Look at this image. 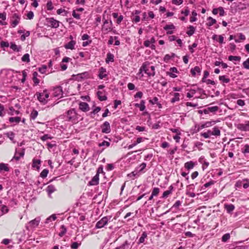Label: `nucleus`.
<instances>
[{
    "instance_id": "f257e3e1",
    "label": "nucleus",
    "mask_w": 249,
    "mask_h": 249,
    "mask_svg": "<svg viewBox=\"0 0 249 249\" xmlns=\"http://www.w3.org/2000/svg\"><path fill=\"white\" fill-rule=\"evenodd\" d=\"M140 71H144L149 76H154L155 75V67L153 66L149 67V64L147 62L143 63Z\"/></svg>"
},
{
    "instance_id": "f03ea898",
    "label": "nucleus",
    "mask_w": 249,
    "mask_h": 249,
    "mask_svg": "<svg viewBox=\"0 0 249 249\" xmlns=\"http://www.w3.org/2000/svg\"><path fill=\"white\" fill-rule=\"evenodd\" d=\"M220 134V130L219 129V128L217 126H214L213 128L212 131L209 130L206 132L201 133V135L204 138L207 139L209 138L212 135L219 136Z\"/></svg>"
},
{
    "instance_id": "7ed1b4c3",
    "label": "nucleus",
    "mask_w": 249,
    "mask_h": 249,
    "mask_svg": "<svg viewBox=\"0 0 249 249\" xmlns=\"http://www.w3.org/2000/svg\"><path fill=\"white\" fill-rule=\"evenodd\" d=\"M66 117L68 121L75 123L77 121V113L74 109H71L67 112Z\"/></svg>"
},
{
    "instance_id": "20e7f679",
    "label": "nucleus",
    "mask_w": 249,
    "mask_h": 249,
    "mask_svg": "<svg viewBox=\"0 0 249 249\" xmlns=\"http://www.w3.org/2000/svg\"><path fill=\"white\" fill-rule=\"evenodd\" d=\"M20 20V16L17 13H14L12 15L10 19L11 25L13 28L17 26Z\"/></svg>"
},
{
    "instance_id": "39448f33",
    "label": "nucleus",
    "mask_w": 249,
    "mask_h": 249,
    "mask_svg": "<svg viewBox=\"0 0 249 249\" xmlns=\"http://www.w3.org/2000/svg\"><path fill=\"white\" fill-rule=\"evenodd\" d=\"M40 218L39 217H37L35 218L34 219L31 220L28 224V225L26 226V228L27 230L30 228H35L37 227L39 225V223L40 221Z\"/></svg>"
},
{
    "instance_id": "423d86ee",
    "label": "nucleus",
    "mask_w": 249,
    "mask_h": 249,
    "mask_svg": "<svg viewBox=\"0 0 249 249\" xmlns=\"http://www.w3.org/2000/svg\"><path fill=\"white\" fill-rule=\"evenodd\" d=\"M112 25V23L111 20L109 22L107 20H105L102 28V31L105 33H107L111 31Z\"/></svg>"
},
{
    "instance_id": "0eeeda50",
    "label": "nucleus",
    "mask_w": 249,
    "mask_h": 249,
    "mask_svg": "<svg viewBox=\"0 0 249 249\" xmlns=\"http://www.w3.org/2000/svg\"><path fill=\"white\" fill-rule=\"evenodd\" d=\"M108 218L107 216L103 217L101 219L98 221L95 226L96 228L100 229L103 228L105 225L108 223Z\"/></svg>"
},
{
    "instance_id": "6e6552de",
    "label": "nucleus",
    "mask_w": 249,
    "mask_h": 249,
    "mask_svg": "<svg viewBox=\"0 0 249 249\" xmlns=\"http://www.w3.org/2000/svg\"><path fill=\"white\" fill-rule=\"evenodd\" d=\"M99 169H98V172L92 178L91 180L89 182V185L90 186H94L98 184L99 180Z\"/></svg>"
},
{
    "instance_id": "1a4fd4ad",
    "label": "nucleus",
    "mask_w": 249,
    "mask_h": 249,
    "mask_svg": "<svg viewBox=\"0 0 249 249\" xmlns=\"http://www.w3.org/2000/svg\"><path fill=\"white\" fill-rule=\"evenodd\" d=\"M237 128L243 131H249V121H246L245 124H239L237 125Z\"/></svg>"
},
{
    "instance_id": "9d476101",
    "label": "nucleus",
    "mask_w": 249,
    "mask_h": 249,
    "mask_svg": "<svg viewBox=\"0 0 249 249\" xmlns=\"http://www.w3.org/2000/svg\"><path fill=\"white\" fill-rule=\"evenodd\" d=\"M47 22L49 24H50L49 26L52 28H58L59 26V22L54 19L53 18H49L47 19Z\"/></svg>"
},
{
    "instance_id": "9b49d317",
    "label": "nucleus",
    "mask_w": 249,
    "mask_h": 249,
    "mask_svg": "<svg viewBox=\"0 0 249 249\" xmlns=\"http://www.w3.org/2000/svg\"><path fill=\"white\" fill-rule=\"evenodd\" d=\"M102 132L104 133H109L111 131V128L109 123L106 121L101 126Z\"/></svg>"
},
{
    "instance_id": "f8f14e48",
    "label": "nucleus",
    "mask_w": 249,
    "mask_h": 249,
    "mask_svg": "<svg viewBox=\"0 0 249 249\" xmlns=\"http://www.w3.org/2000/svg\"><path fill=\"white\" fill-rule=\"evenodd\" d=\"M63 91L62 87L60 86L56 87L53 89V95L56 97H61L62 96Z\"/></svg>"
},
{
    "instance_id": "ddd939ff",
    "label": "nucleus",
    "mask_w": 249,
    "mask_h": 249,
    "mask_svg": "<svg viewBox=\"0 0 249 249\" xmlns=\"http://www.w3.org/2000/svg\"><path fill=\"white\" fill-rule=\"evenodd\" d=\"M36 95L38 101L42 104L45 105L47 103L48 101L44 97L43 94L40 93V92H36Z\"/></svg>"
},
{
    "instance_id": "4468645a",
    "label": "nucleus",
    "mask_w": 249,
    "mask_h": 249,
    "mask_svg": "<svg viewBox=\"0 0 249 249\" xmlns=\"http://www.w3.org/2000/svg\"><path fill=\"white\" fill-rule=\"evenodd\" d=\"M56 190L55 187L53 185H49L47 186V187L46 189V191L47 192L49 196L50 197H51V194L54 192Z\"/></svg>"
},
{
    "instance_id": "2eb2a0df",
    "label": "nucleus",
    "mask_w": 249,
    "mask_h": 249,
    "mask_svg": "<svg viewBox=\"0 0 249 249\" xmlns=\"http://www.w3.org/2000/svg\"><path fill=\"white\" fill-rule=\"evenodd\" d=\"M79 108L84 112L88 111L89 109V105L85 102H81L79 104Z\"/></svg>"
},
{
    "instance_id": "dca6fc26",
    "label": "nucleus",
    "mask_w": 249,
    "mask_h": 249,
    "mask_svg": "<svg viewBox=\"0 0 249 249\" xmlns=\"http://www.w3.org/2000/svg\"><path fill=\"white\" fill-rule=\"evenodd\" d=\"M147 237V233L146 231H143L141 237L138 240L137 242L138 245H140L141 244L143 243L145 241V239Z\"/></svg>"
},
{
    "instance_id": "f3484780",
    "label": "nucleus",
    "mask_w": 249,
    "mask_h": 249,
    "mask_svg": "<svg viewBox=\"0 0 249 249\" xmlns=\"http://www.w3.org/2000/svg\"><path fill=\"white\" fill-rule=\"evenodd\" d=\"M106 69L103 67H101L99 69V77L100 79H103V78L107 77V75L106 73Z\"/></svg>"
},
{
    "instance_id": "a211bd4d",
    "label": "nucleus",
    "mask_w": 249,
    "mask_h": 249,
    "mask_svg": "<svg viewBox=\"0 0 249 249\" xmlns=\"http://www.w3.org/2000/svg\"><path fill=\"white\" fill-rule=\"evenodd\" d=\"M224 208L226 210L228 213H230L234 210L235 207L232 204H225L224 205Z\"/></svg>"
},
{
    "instance_id": "6ab92c4d",
    "label": "nucleus",
    "mask_w": 249,
    "mask_h": 249,
    "mask_svg": "<svg viewBox=\"0 0 249 249\" xmlns=\"http://www.w3.org/2000/svg\"><path fill=\"white\" fill-rule=\"evenodd\" d=\"M173 190V187L172 185H170L168 188V190L165 191L163 192L162 194L163 198H166L169 195L172 194Z\"/></svg>"
},
{
    "instance_id": "aec40b11",
    "label": "nucleus",
    "mask_w": 249,
    "mask_h": 249,
    "mask_svg": "<svg viewBox=\"0 0 249 249\" xmlns=\"http://www.w3.org/2000/svg\"><path fill=\"white\" fill-rule=\"evenodd\" d=\"M9 170L10 169L7 164L4 163H0V173H1L3 171L9 172Z\"/></svg>"
},
{
    "instance_id": "412c9836",
    "label": "nucleus",
    "mask_w": 249,
    "mask_h": 249,
    "mask_svg": "<svg viewBox=\"0 0 249 249\" xmlns=\"http://www.w3.org/2000/svg\"><path fill=\"white\" fill-rule=\"evenodd\" d=\"M145 102L143 100H142L140 104H135V106L137 107H139L140 111H143L145 109Z\"/></svg>"
},
{
    "instance_id": "4be33fe9",
    "label": "nucleus",
    "mask_w": 249,
    "mask_h": 249,
    "mask_svg": "<svg viewBox=\"0 0 249 249\" xmlns=\"http://www.w3.org/2000/svg\"><path fill=\"white\" fill-rule=\"evenodd\" d=\"M195 166V163L192 161H190L186 162L184 164V167L188 170L192 169L194 168Z\"/></svg>"
},
{
    "instance_id": "5701e85b",
    "label": "nucleus",
    "mask_w": 249,
    "mask_h": 249,
    "mask_svg": "<svg viewBox=\"0 0 249 249\" xmlns=\"http://www.w3.org/2000/svg\"><path fill=\"white\" fill-rule=\"evenodd\" d=\"M75 44V42L74 41L71 40L65 45V48L67 49L72 50L74 49Z\"/></svg>"
},
{
    "instance_id": "b1692460",
    "label": "nucleus",
    "mask_w": 249,
    "mask_h": 249,
    "mask_svg": "<svg viewBox=\"0 0 249 249\" xmlns=\"http://www.w3.org/2000/svg\"><path fill=\"white\" fill-rule=\"evenodd\" d=\"M60 231L58 235L59 236L62 237L63 236H64L65 234V233H66V232L67 231V228L65 227V226H64V225H62L61 226V227L60 228Z\"/></svg>"
},
{
    "instance_id": "393cba45",
    "label": "nucleus",
    "mask_w": 249,
    "mask_h": 249,
    "mask_svg": "<svg viewBox=\"0 0 249 249\" xmlns=\"http://www.w3.org/2000/svg\"><path fill=\"white\" fill-rule=\"evenodd\" d=\"M142 138H141V137H140V138H138L137 139V140L135 142H133L132 144H130L128 146V148L129 149H131L133 147H134L135 146H136V145H137L138 144L140 143V142H142Z\"/></svg>"
},
{
    "instance_id": "a878e982",
    "label": "nucleus",
    "mask_w": 249,
    "mask_h": 249,
    "mask_svg": "<svg viewBox=\"0 0 249 249\" xmlns=\"http://www.w3.org/2000/svg\"><path fill=\"white\" fill-rule=\"evenodd\" d=\"M180 99V94L178 93H175L174 94V97L172 98L171 100V102L172 103H174L176 102L179 101Z\"/></svg>"
},
{
    "instance_id": "bb28decb",
    "label": "nucleus",
    "mask_w": 249,
    "mask_h": 249,
    "mask_svg": "<svg viewBox=\"0 0 249 249\" xmlns=\"http://www.w3.org/2000/svg\"><path fill=\"white\" fill-rule=\"evenodd\" d=\"M20 121L21 118L19 117H10L9 118V121L11 123H15L18 124Z\"/></svg>"
},
{
    "instance_id": "cd10ccee",
    "label": "nucleus",
    "mask_w": 249,
    "mask_h": 249,
    "mask_svg": "<svg viewBox=\"0 0 249 249\" xmlns=\"http://www.w3.org/2000/svg\"><path fill=\"white\" fill-rule=\"evenodd\" d=\"M219 79L223 83H228L230 81V79L229 78H228L226 75L219 76Z\"/></svg>"
},
{
    "instance_id": "c85d7f7f",
    "label": "nucleus",
    "mask_w": 249,
    "mask_h": 249,
    "mask_svg": "<svg viewBox=\"0 0 249 249\" xmlns=\"http://www.w3.org/2000/svg\"><path fill=\"white\" fill-rule=\"evenodd\" d=\"M201 72V70L198 66H196L194 69H192L191 70V74L193 76H196V72L200 73Z\"/></svg>"
},
{
    "instance_id": "c756f323",
    "label": "nucleus",
    "mask_w": 249,
    "mask_h": 249,
    "mask_svg": "<svg viewBox=\"0 0 249 249\" xmlns=\"http://www.w3.org/2000/svg\"><path fill=\"white\" fill-rule=\"evenodd\" d=\"M98 99L101 101H106L107 99V97L105 95H103V92L101 91H98L97 92Z\"/></svg>"
},
{
    "instance_id": "7c9ffc66",
    "label": "nucleus",
    "mask_w": 249,
    "mask_h": 249,
    "mask_svg": "<svg viewBox=\"0 0 249 249\" xmlns=\"http://www.w3.org/2000/svg\"><path fill=\"white\" fill-rule=\"evenodd\" d=\"M33 80L35 85H37L39 83V80L37 78L38 73L36 71H34L33 74Z\"/></svg>"
},
{
    "instance_id": "2f4dec72",
    "label": "nucleus",
    "mask_w": 249,
    "mask_h": 249,
    "mask_svg": "<svg viewBox=\"0 0 249 249\" xmlns=\"http://www.w3.org/2000/svg\"><path fill=\"white\" fill-rule=\"evenodd\" d=\"M113 62L114 61V55L113 54L109 53H107V58L106 59V63H108L109 62Z\"/></svg>"
},
{
    "instance_id": "473e14b6",
    "label": "nucleus",
    "mask_w": 249,
    "mask_h": 249,
    "mask_svg": "<svg viewBox=\"0 0 249 249\" xmlns=\"http://www.w3.org/2000/svg\"><path fill=\"white\" fill-rule=\"evenodd\" d=\"M24 155V152L23 151L22 152H20L18 153H16L12 160L15 159L17 161L18 160L20 157H23Z\"/></svg>"
},
{
    "instance_id": "72a5a7b5",
    "label": "nucleus",
    "mask_w": 249,
    "mask_h": 249,
    "mask_svg": "<svg viewBox=\"0 0 249 249\" xmlns=\"http://www.w3.org/2000/svg\"><path fill=\"white\" fill-rule=\"evenodd\" d=\"M188 29L189 30L186 33L189 36H191L195 33L196 29L194 26L192 25L189 26Z\"/></svg>"
},
{
    "instance_id": "f704fd0d",
    "label": "nucleus",
    "mask_w": 249,
    "mask_h": 249,
    "mask_svg": "<svg viewBox=\"0 0 249 249\" xmlns=\"http://www.w3.org/2000/svg\"><path fill=\"white\" fill-rule=\"evenodd\" d=\"M146 166V163H142L139 167L136 168V170L138 171L139 174L143 172V170L145 168Z\"/></svg>"
},
{
    "instance_id": "c9c22d12",
    "label": "nucleus",
    "mask_w": 249,
    "mask_h": 249,
    "mask_svg": "<svg viewBox=\"0 0 249 249\" xmlns=\"http://www.w3.org/2000/svg\"><path fill=\"white\" fill-rule=\"evenodd\" d=\"M129 243L127 241H125L121 246L116 248V249H128L129 248Z\"/></svg>"
},
{
    "instance_id": "e433bc0d",
    "label": "nucleus",
    "mask_w": 249,
    "mask_h": 249,
    "mask_svg": "<svg viewBox=\"0 0 249 249\" xmlns=\"http://www.w3.org/2000/svg\"><path fill=\"white\" fill-rule=\"evenodd\" d=\"M140 174L138 172V171L136 169L135 171L132 172L130 174H128L127 176L130 178L133 177H139Z\"/></svg>"
},
{
    "instance_id": "4c0bfd02",
    "label": "nucleus",
    "mask_w": 249,
    "mask_h": 249,
    "mask_svg": "<svg viewBox=\"0 0 249 249\" xmlns=\"http://www.w3.org/2000/svg\"><path fill=\"white\" fill-rule=\"evenodd\" d=\"M10 48L14 51L19 52L21 50V47L20 46H18L15 43H11Z\"/></svg>"
},
{
    "instance_id": "58836bf2",
    "label": "nucleus",
    "mask_w": 249,
    "mask_h": 249,
    "mask_svg": "<svg viewBox=\"0 0 249 249\" xmlns=\"http://www.w3.org/2000/svg\"><path fill=\"white\" fill-rule=\"evenodd\" d=\"M208 20L210 21L208 23L207 25L209 26H211L214 24H215L216 22V20L213 18L210 17L207 18Z\"/></svg>"
},
{
    "instance_id": "ea45409f",
    "label": "nucleus",
    "mask_w": 249,
    "mask_h": 249,
    "mask_svg": "<svg viewBox=\"0 0 249 249\" xmlns=\"http://www.w3.org/2000/svg\"><path fill=\"white\" fill-rule=\"evenodd\" d=\"M192 17H191L190 21L191 22L196 21L197 20L196 16H197V13L195 11H193L192 12Z\"/></svg>"
},
{
    "instance_id": "a19ab883",
    "label": "nucleus",
    "mask_w": 249,
    "mask_h": 249,
    "mask_svg": "<svg viewBox=\"0 0 249 249\" xmlns=\"http://www.w3.org/2000/svg\"><path fill=\"white\" fill-rule=\"evenodd\" d=\"M230 233H226L224 234L222 237V241L223 242H226L230 238Z\"/></svg>"
},
{
    "instance_id": "79ce46f5",
    "label": "nucleus",
    "mask_w": 249,
    "mask_h": 249,
    "mask_svg": "<svg viewBox=\"0 0 249 249\" xmlns=\"http://www.w3.org/2000/svg\"><path fill=\"white\" fill-rule=\"evenodd\" d=\"M228 59L230 61H240L241 57L238 56L230 55L229 56Z\"/></svg>"
},
{
    "instance_id": "37998d69",
    "label": "nucleus",
    "mask_w": 249,
    "mask_h": 249,
    "mask_svg": "<svg viewBox=\"0 0 249 249\" xmlns=\"http://www.w3.org/2000/svg\"><path fill=\"white\" fill-rule=\"evenodd\" d=\"M175 55V54L174 53H171V55L170 54H166L165 56L164 57L163 60L164 61H169L172 57H174Z\"/></svg>"
},
{
    "instance_id": "c03bdc74",
    "label": "nucleus",
    "mask_w": 249,
    "mask_h": 249,
    "mask_svg": "<svg viewBox=\"0 0 249 249\" xmlns=\"http://www.w3.org/2000/svg\"><path fill=\"white\" fill-rule=\"evenodd\" d=\"M49 171L48 169H45L42 170L40 174V176L42 178H45L48 174Z\"/></svg>"
},
{
    "instance_id": "a18cd8bd",
    "label": "nucleus",
    "mask_w": 249,
    "mask_h": 249,
    "mask_svg": "<svg viewBox=\"0 0 249 249\" xmlns=\"http://www.w3.org/2000/svg\"><path fill=\"white\" fill-rule=\"evenodd\" d=\"M21 60L23 62H29L30 61L29 54L26 53L21 58Z\"/></svg>"
},
{
    "instance_id": "49530a36",
    "label": "nucleus",
    "mask_w": 249,
    "mask_h": 249,
    "mask_svg": "<svg viewBox=\"0 0 249 249\" xmlns=\"http://www.w3.org/2000/svg\"><path fill=\"white\" fill-rule=\"evenodd\" d=\"M40 160H36L34 159L33 160V165L32 166L33 167H36L37 169L39 168L38 166H37V165L40 164Z\"/></svg>"
},
{
    "instance_id": "de8ad7c7",
    "label": "nucleus",
    "mask_w": 249,
    "mask_h": 249,
    "mask_svg": "<svg viewBox=\"0 0 249 249\" xmlns=\"http://www.w3.org/2000/svg\"><path fill=\"white\" fill-rule=\"evenodd\" d=\"M38 115V112L36 110H33L30 115V118L31 119L35 120Z\"/></svg>"
},
{
    "instance_id": "09e8293b",
    "label": "nucleus",
    "mask_w": 249,
    "mask_h": 249,
    "mask_svg": "<svg viewBox=\"0 0 249 249\" xmlns=\"http://www.w3.org/2000/svg\"><path fill=\"white\" fill-rule=\"evenodd\" d=\"M219 107L217 106H213L208 107L210 112H215L218 111Z\"/></svg>"
},
{
    "instance_id": "8fccbe9b",
    "label": "nucleus",
    "mask_w": 249,
    "mask_h": 249,
    "mask_svg": "<svg viewBox=\"0 0 249 249\" xmlns=\"http://www.w3.org/2000/svg\"><path fill=\"white\" fill-rule=\"evenodd\" d=\"M110 145V142L106 141H103L102 142H100L98 144V146L99 147H102L104 146H106V147H108Z\"/></svg>"
},
{
    "instance_id": "3c124183",
    "label": "nucleus",
    "mask_w": 249,
    "mask_h": 249,
    "mask_svg": "<svg viewBox=\"0 0 249 249\" xmlns=\"http://www.w3.org/2000/svg\"><path fill=\"white\" fill-rule=\"evenodd\" d=\"M160 192V189L158 187H155L152 191V195L154 196H157Z\"/></svg>"
},
{
    "instance_id": "603ef678",
    "label": "nucleus",
    "mask_w": 249,
    "mask_h": 249,
    "mask_svg": "<svg viewBox=\"0 0 249 249\" xmlns=\"http://www.w3.org/2000/svg\"><path fill=\"white\" fill-rule=\"evenodd\" d=\"M175 28V26L173 24L170 25H166L163 27V29L166 31L168 30L174 29Z\"/></svg>"
},
{
    "instance_id": "864d4df0",
    "label": "nucleus",
    "mask_w": 249,
    "mask_h": 249,
    "mask_svg": "<svg viewBox=\"0 0 249 249\" xmlns=\"http://www.w3.org/2000/svg\"><path fill=\"white\" fill-rule=\"evenodd\" d=\"M0 210L2 213V214L8 213L9 210L7 206L5 205H2L0 207Z\"/></svg>"
},
{
    "instance_id": "5fc2aeb1",
    "label": "nucleus",
    "mask_w": 249,
    "mask_h": 249,
    "mask_svg": "<svg viewBox=\"0 0 249 249\" xmlns=\"http://www.w3.org/2000/svg\"><path fill=\"white\" fill-rule=\"evenodd\" d=\"M196 90L194 89L190 90V92L187 93V97L188 98H191L193 96L194 94H195Z\"/></svg>"
},
{
    "instance_id": "6e6d98bb",
    "label": "nucleus",
    "mask_w": 249,
    "mask_h": 249,
    "mask_svg": "<svg viewBox=\"0 0 249 249\" xmlns=\"http://www.w3.org/2000/svg\"><path fill=\"white\" fill-rule=\"evenodd\" d=\"M218 122L219 121L207 122L205 123V126H206V127H208L212 126V125L215 124L216 122Z\"/></svg>"
},
{
    "instance_id": "4d7b16f0",
    "label": "nucleus",
    "mask_w": 249,
    "mask_h": 249,
    "mask_svg": "<svg viewBox=\"0 0 249 249\" xmlns=\"http://www.w3.org/2000/svg\"><path fill=\"white\" fill-rule=\"evenodd\" d=\"M52 139V137L48 134L44 135L43 136H42L41 137V139L43 141H45L48 139Z\"/></svg>"
},
{
    "instance_id": "13d9d810",
    "label": "nucleus",
    "mask_w": 249,
    "mask_h": 249,
    "mask_svg": "<svg viewBox=\"0 0 249 249\" xmlns=\"http://www.w3.org/2000/svg\"><path fill=\"white\" fill-rule=\"evenodd\" d=\"M80 243H78L77 242H73L71 246V249H76L78 248V247L80 245Z\"/></svg>"
},
{
    "instance_id": "bf43d9fd",
    "label": "nucleus",
    "mask_w": 249,
    "mask_h": 249,
    "mask_svg": "<svg viewBox=\"0 0 249 249\" xmlns=\"http://www.w3.org/2000/svg\"><path fill=\"white\" fill-rule=\"evenodd\" d=\"M243 67L247 69H249V58L243 63Z\"/></svg>"
},
{
    "instance_id": "052dcab7",
    "label": "nucleus",
    "mask_w": 249,
    "mask_h": 249,
    "mask_svg": "<svg viewBox=\"0 0 249 249\" xmlns=\"http://www.w3.org/2000/svg\"><path fill=\"white\" fill-rule=\"evenodd\" d=\"M214 183H215L214 181L211 180L209 182L206 183L203 185H204V187H205V188H207L210 187V186L213 185L214 184Z\"/></svg>"
},
{
    "instance_id": "680f3d73",
    "label": "nucleus",
    "mask_w": 249,
    "mask_h": 249,
    "mask_svg": "<svg viewBox=\"0 0 249 249\" xmlns=\"http://www.w3.org/2000/svg\"><path fill=\"white\" fill-rule=\"evenodd\" d=\"M47 67L45 65L42 66L38 69V71L41 73H44L46 72Z\"/></svg>"
},
{
    "instance_id": "e2e57ef3",
    "label": "nucleus",
    "mask_w": 249,
    "mask_h": 249,
    "mask_svg": "<svg viewBox=\"0 0 249 249\" xmlns=\"http://www.w3.org/2000/svg\"><path fill=\"white\" fill-rule=\"evenodd\" d=\"M34 16V13L32 11H29L27 14V17L29 19H32Z\"/></svg>"
},
{
    "instance_id": "0e129e2a",
    "label": "nucleus",
    "mask_w": 249,
    "mask_h": 249,
    "mask_svg": "<svg viewBox=\"0 0 249 249\" xmlns=\"http://www.w3.org/2000/svg\"><path fill=\"white\" fill-rule=\"evenodd\" d=\"M47 8L48 10H52L53 8L52 1H50L47 2Z\"/></svg>"
},
{
    "instance_id": "69168bd1",
    "label": "nucleus",
    "mask_w": 249,
    "mask_h": 249,
    "mask_svg": "<svg viewBox=\"0 0 249 249\" xmlns=\"http://www.w3.org/2000/svg\"><path fill=\"white\" fill-rule=\"evenodd\" d=\"M240 4H241V7H239V9L241 10L246 9L249 6V4L240 3Z\"/></svg>"
},
{
    "instance_id": "338daca9",
    "label": "nucleus",
    "mask_w": 249,
    "mask_h": 249,
    "mask_svg": "<svg viewBox=\"0 0 249 249\" xmlns=\"http://www.w3.org/2000/svg\"><path fill=\"white\" fill-rule=\"evenodd\" d=\"M6 135L11 140H13L14 138V133L13 132H8Z\"/></svg>"
},
{
    "instance_id": "774afa93",
    "label": "nucleus",
    "mask_w": 249,
    "mask_h": 249,
    "mask_svg": "<svg viewBox=\"0 0 249 249\" xmlns=\"http://www.w3.org/2000/svg\"><path fill=\"white\" fill-rule=\"evenodd\" d=\"M242 152L244 154L249 153V145L246 144L245 145L244 149L243 150Z\"/></svg>"
}]
</instances>
